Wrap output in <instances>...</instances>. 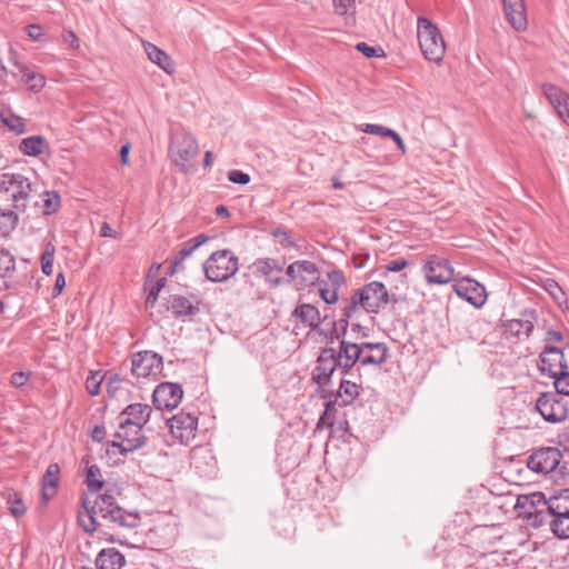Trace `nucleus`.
<instances>
[{
    "instance_id": "1",
    "label": "nucleus",
    "mask_w": 569,
    "mask_h": 569,
    "mask_svg": "<svg viewBox=\"0 0 569 569\" xmlns=\"http://www.w3.org/2000/svg\"><path fill=\"white\" fill-rule=\"evenodd\" d=\"M80 500L83 510L78 511L77 521L86 533L92 535L97 530L100 525L98 517L128 529L137 528L140 525L139 513L127 511L120 507L110 492L98 495L94 500L82 493Z\"/></svg>"
},
{
    "instance_id": "2",
    "label": "nucleus",
    "mask_w": 569,
    "mask_h": 569,
    "mask_svg": "<svg viewBox=\"0 0 569 569\" xmlns=\"http://www.w3.org/2000/svg\"><path fill=\"white\" fill-rule=\"evenodd\" d=\"M417 36L423 57L432 62L442 61L446 44L438 27L426 17H419L417 21Z\"/></svg>"
},
{
    "instance_id": "3",
    "label": "nucleus",
    "mask_w": 569,
    "mask_h": 569,
    "mask_svg": "<svg viewBox=\"0 0 569 569\" xmlns=\"http://www.w3.org/2000/svg\"><path fill=\"white\" fill-rule=\"evenodd\" d=\"M333 355H336L335 348H322L311 371V381L317 385L315 392L319 398L332 396V376L336 372V358Z\"/></svg>"
},
{
    "instance_id": "4",
    "label": "nucleus",
    "mask_w": 569,
    "mask_h": 569,
    "mask_svg": "<svg viewBox=\"0 0 569 569\" xmlns=\"http://www.w3.org/2000/svg\"><path fill=\"white\" fill-rule=\"evenodd\" d=\"M206 278L211 282H222L238 271V258L229 249L218 250L203 263Z\"/></svg>"
},
{
    "instance_id": "5",
    "label": "nucleus",
    "mask_w": 569,
    "mask_h": 569,
    "mask_svg": "<svg viewBox=\"0 0 569 569\" xmlns=\"http://www.w3.org/2000/svg\"><path fill=\"white\" fill-rule=\"evenodd\" d=\"M147 442L143 433V427L134 425L131 418H126L119 425L113 435V440L108 446L117 448L119 452L126 456L129 452L142 448Z\"/></svg>"
},
{
    "instance_id": "6",
    "label": "nucleus",
    "mask_w": 569,
    "mask_h": 569,
    "mask_svg": "<svg viewBox=\"0 0 569 569\" xmlns=\"http://www.w3.org/2000/svg\"><path fill=\"white\" fill-rule=\"evenodd\" d=\"M447 566L453 569H503L497 552L471 557L463 547L451 551Z\"/></svg>"
},
{
    "instance_id": "7",
    "label": "nucleus",
    "mask_w": 569,
    "mask_h": 569,
    "mask_svg": "<svg viewBox=\"0 0 569 569\" xmlns=\"http://www.w3.org/2000/svg\"><path fill=\"white\" fill-rule=\"evenodd\" d=\"M169 152L173 162L187 172V162L193 159L199 147L197 140L183 129H177L172 132L169 146Z\"/></svg>"
},
{
    "instance_id": "8",
    "label": "nucleus",
    "mask_w": 569,
    "mask_h": 569,
    "mask_svg": "<svg viewBox=\"0 0 569 569\" xmlns=\"http://www.w3.org/2000/svg\"><path fill=\"white\" fill-rule=\"evenodd\" d=\"M557 392H543L536 401V408L541 417L551 423L565 421L569 416V401Z\"/></svg>"
},
{
    "instance_id": "9",
    "label": "nucleus",
    "mask_w": 569,
    "mask_h": 569,
    "mask_svg": "<svg viewBox=\"0 0 569 569\" xmlns=\"http://www.w3.org/2000/svg\"><path fill=\"white\" fill-rule=\"evenodd\" d=\"M562 452L557 447H539L527 458V467L535 473L548 475L559 467Z\"/></svg>"
},
{
    "instance_id": "10",
    "label": "nucleus",
    "mask_w": 569,
    "mask_h": 569,
    "mask_svg": "<svg viewBox=\"0 0 569 569\" xmlns=\"http://www.w3.org/2000/svg\"><path fill=\"white\" fill-rule=\"evenodd\" d=\"M163 366L162 357L154 351H139L131 356V373L137 378H152L157 380Z\"/></svg>"
},
{
    "instance_id": "11",
    "label": "nucleus",
    "mask_w": 569,
    "mask_h": 569,
    "mask_svg": "<svg viewBox=\"0 0 569 569\" xmlns=\"http://www.w3.org/2000/svg\"><path fill=\"white\" fill-rule=\"evenodd\" d=\"M422 271L428 283L446 284L453 280L455 269L450 261L437 254H431L423 263Z\"/></svg>"
},
{
    "instance_id": "12",
    "label": "nucleus",
    "mask_w": 569,
    "mask_h": 569,
    "mask_svg": "<svg viewBox=\"0 0 569 569\" xmlns=\"http://www.w3.org/2000/svg\"><path fill=\"white\" fill-rule=\"evenodd\" d=\"M358 291L365 297L363 302L367 313H379L390 301L389 292L386 286L380 281L366 283L363 287L358 288Z\"/></svg>"
},
{
    "instance_id": "13",
    "label": "nucleus",
    "mask_w": 569,
    "mask_h": 569,
    "mask_svg": "<svg viewBox=\"0 0 569 569\" xmlns=\"http://www.w3.org/2000/svg\"><path fill=\"white\" fill-rule=\"evenodd\" d=\"M183 397L181 385L173 382H161L152 393V403L160 410H173L179 406Z\"/></svg>"
},
{
    "instance_id": "14",
    "label": "nucleus",
    "mask_w": 569,
    "mask_h": 569,
    "mask_svg": "<svg viewBox=\"0 0 569 569\" xmlns=\"http://www.w3.org/2000/svg\"><path fill=\"white\" fill-rule=\"evenodd\" d=\"M522 499H525L526 502H530L533 507L547 505L549 512H552L553 516L569 512V489H562L549 499H547L542 492H533L530 496H520L518 501L521 503Z\"/></svg>"
},
{
    "instance_id": "15",
    "label": "nucleus",
    "mask_w": 569,
    "mask_h": 569,
    "mask_svg": "<svg viewBox=\"0 0 569 569\" xmlns=\"http://www.w3.org/2000/svg\"><path fill=\"white\" fill-rule=\"evenodd\" d=\"M168 426L173 438L188 445L196 436L198 418L192 413L181 411L168 420Z\"/></svg>"
},
{
    "instance_id": "16",
    "label": "nucleus",
    "mask_w": 569,
    "mask_h": 569,
    "mask_svg": "<svg viewBox=\"0 0 569 569\" xmlns=\"http://www.w3.org/2000/svg\"><path fill=\"white\" fill-rule=\"evenodd\" d=\"M346 284V277L339 269H332L327 272V279L316 281L318 292L323 302L327 305H335L339 300V289Z\"/></svg>"
},
{
    "instance_id": "17",
    "label": "nucleus",
    "mask_w": 569,
    "mask_h": 569,
    "mask_svg": "<svg viewBox=\"0 0 569 569\" xmlns=\"http://www.w3.org/2000/svg\"><path fill=\"white\" fill-rule=\"evenodd\" d=\"M456 295L476 308H480L486 303V288L471 278H462L453 284Z\"/></svg>"
},
{
    "instance_id": "18",
    "label": "nucleus",
    "mask_w": 569,
    "mask_h": 569,
    "mask_svg": "<svg viewBox=\"0 0 569 569\" xmlns=\"http://www.w3.org/2000/svg\"><path fill=\"white\" fill-rule=\"evenodd\" d=\"M284 264V258L281 260L272 258H259L252 263L251 268L254 269L256 273L261 274L266 282L276 288L283 284V281L281 280V273L283 271Z\"/></svg>"
},
{
    "instance_id": "19",
    "label": "nucleus",
    "mask_w": 569,
    "mask_h": 569,
    "mask_svg": "<svg viewBox=\"0 0 569 569\" xmlns=\"http://www.w3.org/2000/svg\"><path fill=\"white\" fill-rule=\"evenodd\" d=\"M506 20L517 31H523L528 27L525 0H501Z\"/></svg>"
},
{
    "instance_id": "20",
    "label": "nucleus",
    "mask_w": 569,
    "mask_h": 569,
    "mask_svg": "<svg viewBox=\"0 0 569 569\" xmlns=\"http://www.w3.org/2000/svg\"><path fill=\"white\" fill-rule=\"evenodd\" d=\"M362 359L361 366L380 367L388 359V346L385 342H361Z\"/></svg>"
},
{
    "instance_id": "21",
    "label": "nucleus",
    "mask_w": 569,
    "mask_h": 569,
    "mask_svg": "<svg viewBox=\"0 0 569 569\" xmlns=\"http://www.w3.org/2000/svg\"><path fill=\"white\" fill-rule=\"evenodd\" d=\"M525 509L523 513L529 525L535 528H540L545 523L553 518V513L549 512L547 505L532 506L530 502H526L525 499L521 503L517 500L516 508Z\"/></svg>"
},
{
    "instance_id": "22",
    "label": "nucleus",
    "mask_w": 569,
    "mask_h": 569,
    "mask_svg": "<svg viewBox=\"0 0 569 569\" xmlns=\"http://www.w3.org/2000/svg\"><path fill=\"white\" fill-rule=\"evenodd\" d=\"M166 311L171 310L174 318L191 317L196 316L200 309L197 305H193L190 298L171 295L168 302L162 305Z\"/></svg>"
},
{
    "instance_id": "23",
    "label": "nucleus",
    "mask_w": 569,
    "mask_h": 569,
    "mask_svg": "<svg viewBox=\"0 0 569 569\" xmlns=\"http://www.w3.org/2000/svg\"><path fill=\"white\" fill-rule=\"evenodd\" d=\"M291 316L310 329L319 331L321 315L316 306L311 303H299L293 309Z\"/></svg>"
},
{
    "instance_id": "24",
    "label": "nucleus",
    "mask_w": 569,
    "mask_h": 569,
    "mask_svg": "<svg viewBox=\"0 0 569 569\" xmlns=\"http://www.w3.org/2000/svg\"><path fill=\"white\" fill-rule=\"evenodd\" d=\"M536 319V310H526L522 312L521 319L508 320L505 327L506 330L509 331L515 337H520L521 335L530 337L535 328L533 321Z\"/></svg>"
},
{
    "instance_id": "25",
    "label": "nucleus",
    "mask_w": 569,
    "mask_h": 569,
    "mask_svg": "<svg viewBox=\"0 0 569 569\" xmlns=\"http://www.w3.org/2000/svg\"><path fill=\"white\" fill-rule=\"evenodd\" d=\"M60 481V467L58 463H50L42 477L41 497L43 503H47L57 495V488Z\"/></svg>"
},
{
    "instance_id": "26",
    "label": "nucleus",
    "mask_w": 569,
    "mask_h": 569,
    "mask_svg": "<svg viewBox=\"0 0 569 569\" xmlns=\"http://www.w3.org/2000/svg\"><path fill=\"white\" fill-rule=\"evenodd\" d=\"M143 49L147 53L148 59L166 71L168 74H171L174 71V64L170 58V56L162 49L158 48L156 44L149 41H142Z\"/></svg>"
},
{
    "instance_id": "27",
    "label": "nucleus",
    "mask_w": 569,
    "mask_h": 569,
    "mask_svg": "<svg viewBox=\"0 0 569 569\" xmlns=\"http://www.w3.org/2000/svg\"><path fill=\"white\" fill-rule=\"evenodd\" d=\"M552 366L548 360L542 358V367L540 368V372L542 375H548V377L553 379V386L556 392L561 396H569V371L565 370H552L550 368Z\"/></svg>"
},
{
    "instance_id": "28",
    "label": "nucleus",
    "mask_w": 569,
    "mask_h": 569,
    "mask_svg": "<svg viewBox=\"0 0 569 569\" xmlns=\"http://www.w3.org/2000/svg\"><path fill=\"white\" fill-rule=\"evenodd\" d=\"M333 356L335 360L351 362V365L360 363V359H362L361 342L341 339L339 348Z\"/></svg>"
},
{
    "instance_id": "29",
    "label": "nucleus",
    "mask_w": 569,
    "mask_h": 569,
    "mask_svg": "<svg viewBox=\"0 0 569 569\" xmlns=\"http://www.w3.org/2000/svg\"><path fill=\"white\" fill-rule=\"evenodd\" d=\"M126 563V558L116 548L102 549L96 559V566L98 569H121Z\"/></svg>"
},
{
    "instance_id": "30",
    "label": "nucleus",
    "mask_w": 569,
    "mask_h": 569,
    "mask_svg": "<svg viewBox=\"0 0 569 569\" xmlns=\"http://www.w3.org/2000/svg\"><path fill=\"white\" fill-rule=\"evenodd\" d=\"M19 150L24 156L38 157L49 150V143L42 136H31L21 140Z\"/></svg>"
},
{
    "instance_id": "31",
    "label": "nucleus",
    "mask_w": 569,
    "mask_h": 569,
    "mask_svg": "<svg viewBox=\"0 0 569 569\" xmlns=\"http://www.w3.org/2000/svg\"><path fill=\"white\" fill-rule=\"evenodd\" d=\"M152 409L146 403H131L128 405L120 413V417L127 416L131 418L134 425L143 427L150 419Z\"/></svg>"
},
{
    "instance_id": "32",
    "label": "nucleus",
    "mask_w": 569,
    "mask_h": 569,
    "mask_svg": "<svg viewBox=\"0 0 569 569\" xmlns=\"http://www.w3.org/2000/svg\"><path fill=\"white\" fill-rule=\"evenodd\" d=\"M360 385L347 379H341L338 390L332 389V396L341 398L340 407H347L360 395Z\"/></svg>"
},
{
    "instance_id": "33",
    "label": "nucleus",
    "mask_w": 569,
    "mask_h": 569,
    "mask_svg": "<svg viewBox=\"0 0 569 569\" xmlns=\"http://www.w3.org/2000/svg\"><path fill=\"white\" fill-rule=\"evenodd\" d=\"M299 284L301 287L315 286L318 280L319 269L317 264L309 260H298Z\"/></svg>"
},
{
    "instance_id": "34",
    "label": "nucleus",
    "mask_w": 569,
    "mask_h": 569,
    "mask_svg": "<svg viewBox=\"0 0 569 569\" xmlns=\"http://www.w3.org/2000/svg\"><path fill=\"white\" fill-rule=\"evenodd\" d=\"M542 358L552 365L550 366L552 370H556V367H559L560 370L568 369V365L561 348L555 346H546L542 352L539 355V369L542 367Z\"/></svg>"
},
{
    "instance_id": "35",
    "label": "nucleus",
    "mask_w": 569,
    "mask_h": 569,
    "mask_svg": "<svg viewBox=\"0 0 569 569\" xmlns=\"http://www.w3.org/2000/svg\"><path fill=\"white\" fill-rule=\"evenodd\" d=\"M542 92L557 114L561 111L562 106L569 102V94L552 83H545L542 86Z\"/></svg>"
},
{
    "instance_id": "36",
    "label": "nucleus",
    "mask_w": 569,
    "mask_h": 569,
    "mask_svg": "<svg viewBox=\"0 0 569 569\" xmlns=\"http://www.w3.org/2000/svg\"><path fill=\"white\" fill-rule=\"evenodd\" d=\"M363 298L358 289L353 290L349 298H342L340 301L342 316L351 319L360 309L366 311Z\"/></svg>"
},
{
    "instance_id": "37",
    "label": "nucleus",
    "mask_w": 569,
    "mask_h": 569,
    "mask_svg": "<svg viewBox=\"0 0 569 569\" xmlns=\"http://www.w3.org/2000/svg\"><path fill=\"white\" fill-rule=\"evenodd\" d=\"M327 400L325 403V410L320 418L318 419V422L316 425L317 430H322L323 428H332L335 425V415L337 412L336 406L340 402L338 401L339 398L337 396H331L328 398H323Z\"/></svg>"
},
{
    "instance_id": "38",
    "label": "nucleus",
    "mask_w": 569,
    "mask_h": 569,
    "mask_svg": "<svg viewBox=\"0 0 569 569\" xmlns=\"http://www.w3.org/2000/svg\"><path fill=\"white\" fill-rule=\"evenodd\" d=\"M16 64L19 71L22 73L21 81L28 86L29 90L34 93L40 92L46 84V78L42 74L29 70L28 67L19 62Z\"/></svg>"
},
{
    "instance_id": "39",
    "label": "nucleus",
    "mask_w": 569,
    "mask_h": 569,
    "mask_svg": "<svg viewBox=\"0 0 569 569\" xmlns=\"http://www.w3.org/2000/svg\"><path fill=\"white\" fill-rule=\"evenodd\" d=\"M209 240V237L204 233H200L188 241H186L182 248L174 256V260L179 262L181 266L183 261L192 254L194 250H197L200 246L206 243Z\"/></svg>"
},
{
    "instance_id": "40",
    "label": "nucleus",
    "mask_w": 569,
    "mask_h": 569,
    "mask_svg": "<svg viewBox=\"0 0 569 569\" xmlns=\"http://www.w3.org/2000/svg\"><path fill=\"white\" fill-rule=\"evenodd\" d=\"M27 177L21 173H3L0 177V191L16 194L20 186L24 183Z\"/></svg>"
},
{
    "instance_id": "41",
    "label": "nucleus",
    "mask_w": 569,
    "mask_h": 569,
    "mask_svg": "<svg viewBox=\"0 0 569 569\" xmlns=\"http://www.w3.org/2000/svg\"><path fill=\"white\" fill-rule=\"evenodd\" d=\"M552 533L560 539H569V512L553 516L549 521Z\"/></svg>"
},
{
    "instance_id": "42",
    "label": "nucleus",
    "mask_w": 569,
    "mask_h": 569,
    "mask_svg": "<svg viewBox=\"0 0 569 569\" xmlns=\"http://www.w3.org/2000/svg\"><path fill=\"white\" fill-rule=\"evenodd\" d=\"M100 478V468L97 465L88 466L86 473V485L91 493H98L103 488L104 481Z\"/></svg>"
},
{
    "instance_id": "43",
    "label": "nucleus",
    "mask_w": 569,
    "mask_h": 569,
    "mask_svg": "<svg viewBox=\"0 0 569 569\" xmlns=\"http://www.w3.org/2000/svg\"><path fill=\"white\" fill-rule=\"evenodd\" d=\"M18 213L13 210L0 209V237H8L18 223Z\"/></svg>"
},
{
    "instance_id": "44",
    "label": "nucleus",
    "mask_w": 569,
    "mask_h": 569,
    "mask_svg": "<svg viewBox=\"0 0 569 569\" xmlns=\"http://www.w3.org/2000/svg\"><path fill=\"white\" fill-rule=\"evenodd\" d=\"M356 0H333L335 12L346 17L347 24H353L356 12Z\"/></svg>"
},
{
    "instance_id": "45",
    "label": "nucleus",
    "mask_w": 569,
    "mask_h": 569,
    "mask_svg": "<svg viewBox=\"0 0 569 569\" xmlns=\"http://www.w3.org/2000/svg\"><path fill=\"white\" fill-rule=\"evenodd\" d=\"M541 287L552 297L555 302H557L559 306L562 302H566V295L562 290V288L559 286V283L551 278H546L541 280Z\"/></svg>"
},
{
    "instance_id": "46",
    "label": "nucleus",
    "mask_w": 569,
    "mask_h": 569,
    "mask_svg": "<svg viewBox=\"0 0 569 569\" xmlns=\"http://www.w3.org/2000/svg\"><path fill=\"white\" fill-rule=\"evenodd\" d=\"M7 503L9 505L11 515L16 518L22 517L27 511V507L21 497L14 491L9 493Z\"/></svg>"
},
{
    "instance_id": "47",
    "label": "nucleus",
    "mask_w": 569,
    "mask_h": 569,
    "mask_svg": "<svg viewBox=\"0 0 569 569\" xmlns=\"http://www.w3.org/2000/svg\"><path fill=\"white\" fill-rule=\"evenodd\" d=\"M43 209L44 214L56 213L61 204L60 196L56 191H44Z\"/></svg>"
},
{
    "instance_id": "48",
    "label": "nucleus",
    "mask_w": 569,
    "mask_h": 569,
    "mask_svg": "<svg viewBox=\"0 0 569 569\" xmlns=\"http://www.w3.org/2000/svg\"><path fill=\"white\" fill-rule=\"evenodd\" d=\"M0 119L4 126L16 133H23L26 131L24 120L19 116L11 114L9 118L4 117L3 112H0Z\"/></svg>"
},
{
    "instance_id": "49",
    "label": "nucleus",
    "mask_w": 569,
    "mask_h": 569,
    "mask_svg": "<svg viewBox=\"0 0 569 569\" xmlns=\"http://www.w3.org/2000/svg\"><path fill=\"white\" fill-rule=\"evenodd\" d=\"M16 268L14 257L6 249H0V276L6 277Z\"/></svg>"
},
{
    "instance_id": "50",
    "label": "nucleus",
    "mask_w": 569,
    "mask_h": 569,
    "mask_svg": "<svg viewBox=\"0 0 569 569\" xmlns=\"http://www.w3.org/2000/svg\"><path fill=\"white\" fill-rule=\"evenodd\" d=\"M54 250L53 244L48 243L41 256V270L46 276H50L52 273Z\"/></svg>"
},
{
    "instance_id": "51",
    "label": "nucleus",
    "mask_w": 569,
    "mask_h": 569,
    "mask_svg": "<svg viewBox=\"0 0 569 569\" xmlns=\"http://www.w3.org/2000/svg\"><path fill=\"white\" fill-rule=\"evenodd\" d=\"M166 278H160L156 281V283L150 288L148 296L146 298L144 305L147 309H151L156 306V302L158 300L159 293L161 289L166 284Z\"/></svg>"
},
{
    "instance_id": "52",
    "label": "nucleus",
    "mask_w": 569,
    "mask_h": 569,
    "mask_svg": "<svg viewBox=\"0 0 569 569\" xmlns=\"http://www.w3.org/2000/svg\"><path fill=\"white\" fill-rule=\"evenodd\" d=\"M103 380V376L100 371L90 372L86 380V389L91 396H97L100 392V387Z\"/></svg>"
},
{
    "instance_id": "53",
    "label": "nucleus",
    "mask_w": 569,
    "mask_h": 569,
    "mask_svg": "<svg viewBox=\"0 0 569 569\" xmlns=\"http://www.w3.org/2000/svg\"><path fill=\"white\" fill-rule=\"evenodd\" d=\"M270 234L274 238H280V243L284 248L296 247V242L292 239L290 231H288L286 228L278 227L271 230Z\"/></svg>"
},
{
    "instance_id": "54",
    "label": "nucleus",
    "mask_w": 569,
    "mask_h": 569,
    "mask_svg": "<svg viewBox=\"0 0 569 569\" xmlns=\"http://www.w3.org/2000/svg\"><path fill=\"white\" fill-rule=\"evenodd\" d=\"M356 49L367 58H376L383 56V50L380 47H371L366 42L357 43Z\"/></svg>"
},
{
    "instance_id": "55",
    "label": "nucleus",
    "mask_w": 569,
    "mask_h": 569,
    "mask_svg": "<svg viewBox=\"0 0 569 569\" xmlns=\"http://www.w3.org/2000/svg\"><path fill=\"white\" fill-rule=\"evenodd\" d=\"M228 180L232 183L244 186L250 182V176L241 170H231L228 172Z\"/></svg>"
},
{
    "instance_id": "56",
    "label": "nucleus",
    "mask_w": 569,
    "mask_h": 569,
    "mask_svg": "<svg viewBox=\"0 0 569 569\" xmlns=\"http://www.w3.org/2000/svg\"><path fill=\"white\" fill-rule=\"evenodd\" d=\"M349 320L350 318H347L346 316L340 315V318L338 320L332 319L329 325L332 326V328H336L339 335L341 336V339H346V335L349 327Z\"/></svg>"
},
{
    "instance_id": "57",
    "label": "nucleus",
    "mask_w": 569,
    "mask_h": 569,
    "mask_svg": "<svg viewBox=\"0 0 569 569\" xmlns=\"http://www.w3.org/2000/svg\"><path fill=\"white\" fill-rule=\"evenodd\" d=\"M29 199L30 198L27 196V193H23L22 190L19 189L16 194H12L13 208L19 212H23L27 208Z\"/></svg>"
},
{
    "instance_id": "58",
    "label": "nucleus",
    "mask_w": 569,
    "mask_h": 569,
    "mask_svg": "<svg viewBox=\"0 0 569 569\" xmlns=\"http://www.w3.org/2000/svg\"><path fill=\"white\" fill-rule=\"evenodd\" d=\"M298 260L290 263L286 269V276H281V280L283 281V284H289L295 280L299 281V269L297 268Z\"/></svg>"
},
{
    "instance_id": "59",
    "label": "nucleus",
    "mask_w": 569,
    "mask_h": 569,
    "mask_svg": "<svg viewBox=\"0 0 569 569\" xmlns=\"http://www.w3.org/2000/svg\"><path fill=\"white\" fill-rule=\"evenodd\" d=\"M30 378V372L24 371H16L11 375L10 382L16 388H21L26 386Z\"/></svg>"
},
{
    "instance_id": "60",
    "label": "nucleus",
    "mask_w": 569,
    "mask_h": 569,
    "mask_svg": "<svg viewBox=\"0 0 569 569\" xmlns=\"http://www.w3.org/2000/svg\"><path fill=\"white\" fill-rule=\"evenodd\" d=\"M362 131L375 136L388 137L390 129L380 124L366 123Z\"/></svg>"
},
{
    "instance_id": "61",
    "label": "nucleus",
    "mask_w": 569,
    "mask_h": 569,
    "mask_svg": "<svg viewBox=\"0 0 569 569\" xmlns=\"http://www.w3.org/2000/svg\"><path fill=\"white\" fill-rule=\"evenodd\" d=\"M408 264L409 262L405 258H398L386 264V270L390 272H398L408 267Z\"/></svg>"
},
{
    "instance_id": "62",
    "label": "nucleus",
    "mask_w": 569,
    "mask_h": 569,
    "mask_svg": "<svg viewBox=\"0 0 569 569\" xmlns=\"http://www.w3.org/2000/svg\"><path fill=\"white\" fill-rule=\"evenodd\" d=\"M329 330L328 331H325L321 329V326L319 327V331H317L319 335H322L325 336L327 342L329 343H332L335 340H339V342L341 341V336L339 335V332L337 331L336 328H332L331 325H329Z\"/></svg>"
},
{
    "instance_id": "63",
    "label": "nucleus",
    "mask_w": 569,
    "mask_h": 569,
    "mask_svg": "<svg viewBox=\"0 0 569 569\" xmlns=\"http://www.w3.org/2000/svg\"><path fill=\"white\" fill-rule=\"evenodd\" d=\"M66 287V278H64V274L62 272H59L56 277V282H54V286H53V289H52V297L53 298H57L58 296H60L63 291Z\"/></svg>"
},
{
    "instance_id": "64",
    "label": "nucleus",
    "mask_w": 569,
    "mask_h": 569,
    "mask_svg": "<svg viewBox=\"0 0 569 569\" xmlns=\"http://www.w3.org/2000/svg\"><path fill=\"white\" fill-rule=\"evenodd\" d=\"M355 366L356 365H351V362L336 360V371L338 370L343 377L351 375Z\"/></svg>"
}]
</instances>
